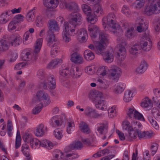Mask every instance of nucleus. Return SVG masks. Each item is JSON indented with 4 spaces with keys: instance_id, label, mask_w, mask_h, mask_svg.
I'll return each mask as SVG.
<instances>
[{
    "instance_id": "nucleus-1",
    "label": "nucleus",
    "mask_w": 160,
    "mask_h": 160,
    "mask_svg": "<svg viewBox=\"0 0 160 160\" xmlns=\"http://www.w3.org/2000/svg\"><path fill=\"white\" fill-rule=\"evenodd\" d=\"M60 7L61 8H63L65 7L69 10L75 12L70 15L69 23L66 22L64 23V28L62 32V38L64 42H68L71 40L69 36L71 34L69 31L71 32L75 31V28L82 23V18L81 15L77 12L79 10V7L76 3H68L65 0H60Z\"/></svg>"
},
{
    "instance_id": "nucleus-2",
    "label": "nucleus",
    "mask_w": 160,
    "mask_h": 160,
    "mask_svg": "<svg viewBox=\"0 0 160 160\" xmlns=\"http://www.w3.org/2000/svg\"><path fill=\"white\" fill-rule=\"evenodd\" d=\"M87 3L90 5L89 6L86 4L82 5L83 11L87 13V19L91 24H94L97 21L96 17L99 13L101 14L102 9L99 2L100 0H86Z\"/></svg>"
},
{
    "instance_id": "nucleus-3",
    "label": "nucleus",
    "mask_w": 160,
    "mask_h": 160,
    "mask_svg": "<svg viewBox=\"0 0 160 160\" xmlns=\"http://www.w3.org/2000/svg\"><path fill=\"white\" fill-rule=\"evenodd\" d=\"M33 103L37 104L39 102L40 106L37 105L34 109L32 110V112L34 114H36L41 110L43 105L45 106L48 105L50 103L49 97L48 95L43 91H39L37 92L36 96L33 99Z\"/></svg>"
},
{
    "instance_id": "nucleus-4",
    "label": "nucleus",
    "mask_w": 160,
    "mask_h": 160,
    "mask_svg": "<svg viewBox=\"0 0 160 160\" xmlns=\"http://www.w3.org/2000/svg\"><path fill=\"white\" fill-rule=\"evenodd\" d=\"M144 13L148 16L160 13V0H146Z\"/></svg>"
},
{
    "instance_id": "nucleus-5",
    "label": "nucleus",
    "mask_w": 160,
    "mask_h": 160,
    "mask_svg": "<svg viewBox=\"0 0 160 160\" xmlns=\"http://www.w3.org/2000/svg\"><path fill=\"white\" fill-rule=\"evenodd\" d=\"M48 24L49 30L47 31V35L49 36V37L48 40L47 45L48 46H50L51 44L57 41L55 38L54 33L55 32L59 31V27L56 21L53 20L49 21Z\"/></svg>"
},
{
    "instance_id": "nucleus-6",
    "label": "nucleus",
    "mask_w": 160,
    "mask_h": 160,
    "mask_svg": "<svg viewBox=\"0 0 160 160\" xmlns=\"http://www.w3.org/2000/svg\"><path fill=\"white\" fill-rule=\"evenodd\" d=\"M89 98L92 100L95 104L97 108H100L99 106H102L101 110H103L105 107L106 102L104 100H101L102 96V94L97 91H91L90 92Z\"/></svg>"
},
{
    "instance_id": "nucleus-7",
    "label": "nucleus",
    "mask_w": 160,
    "mask_h": 160,
    "mask_svg": "<svg viewBox=\"0 0 160 160\" xmlns=\"http://www.w3.org/2000/svg\"><path fill=\"white\" fill-rule=\"evenodd\" d=\"M149 44L150 45H148L149 47H146L148 46V43L147 41H145L142 39L139 43H136L132 46L129 49V52L133 55H136L138 54L139 51L141 49L145 51H149L151 49L150 47L151 43L150 41Z\"/></svg>"
},
{
    "instance_id": "nucleus-8",
    "label": "nucleus",
    "mask_w": 160,
    "mask_h": 160,
    "mask_svg": "<svg viewBox=\"0 0 160 160\" xmlns=\"http://www.w3.org/2000/svg\"><path fill=\"white\" fill-rule=\"evenodd\" d=\"M42 88L46 89L53 90L56 87L55 79L53 75L46 77L41 82Z\"/></svg>"
},
{
    "instance_id": "nucleus-9",
    "label": "nucleus",
    "mask_w": 160,
    "mask_h": 160,
    "mask_svg": "<svg viewBox=\"0 0 160 160\" xmlns=\"http://www.w3.org/2000/svg\"><path fill=\"white\" fill-rule=\"evenodd\" d=\"M99 43L97 48L98 52H101L102 48H105L107 45L108 41V35L106 33L101 32L99 34Z\"/></svg>"
},
{
    "instance_id": "nucleus-10",
    "label": "nucleus",
    "mask_w": 160,
    "mask_h": 160,
    "mask_svg": "<svg viewBox=\"0 0 160 160\" xmlns=\"http://www.w3.org/2000/svg\"><path fill=\"white\" fill-rule=\"evenodd\" d=\"M43 3L47 9H43L42 12L44 14H46L49 11L48 9L55 8L58 5L59 1V0H43Z\"/></svg>"
},
{
    "instance_id": "nucleus-11",
    "label": "nucleus",
    "mask_w": 160,
    "mask_h": 160,
    "mask_svg": "<svg viewBox=\"0 0 160 160\" xmlns=\"http://www.w3.org/2000/svg\"><path fill=\"white\" fill-rule=\"evenodd\" d=\"M43 39L42 38L38 39L36 43L35 49L33 51V55L31 59L34 61L37 60L38 57V54L40 51L42 45Z\"/></svg>"
},
{
    "instance_id": "nucleus-12",
    "label": "nucleus",
    "mask_w": 160,
    "mask_h": 160,
    "mask_svg": "<svg viewBox=\"0 0 160 160\" xmlns=\"http://www.w3.org/2000/svg\"><path fill=\"white\" fill-rule=\"evenodd\" d=\"M121 69L117 67H115L110 69L109 77L110 78L115 81H117L121 73Z\"/></svg>"
},
{
    "instance_id": "nucleus-13",
    "label": "nucleus",
    "mask_w": 160,
    "mask_h": 160,
    "mask_svg": "<svg viewBox=\"0 0 160 160\" xmlns=\"http://www.w3.org/2000/svg\"><path fill=\"white\" fill-rule=\"evenodd\" d=\"M105 48H102V52H99L98 49L96 51V53L98 54H101L103 56V58L104 61L108 63H111L113 60V56L112 54L109 51L106 52H104Z\"/></svg>"
},
{
    "instance_id": "nucleus-14",
    "label": "nucleus",
    "mask_w": 160,
    "mask_h": 160,
    "mask_svg": "<svg viewBox=\"0 0 160 160\" xmlns=\"http://www.w3.org/2000/svg\"><path fill=\"white\" fill-rule=\"evenodd\" d=\"M85 113L87 116L93 118H99L102 116V114L98 113L95 110L90 107H87Z\"/></svg>"
},
{
    "instance_id": "nucleus-15",
    "label": "nucleus",
    "mask_w": 160,
    "mask_h": 160,
    "mask_svg": "<svg viewBox=\"0 0 160 160\" xmlns=\"http://www.w3.org/2000/svg\"><path fill=\"white\" fill-rule=\"evenodd\" d=\"M148 65L146 62L144 60L142 61L140 66L137 68L136 72L138 74L143 73L147 70Z\"/></svg>"
},
{
    "instance_id": "nucleus-16",
    "label": "nucleus",
    "mask_w": 160,
    "mask_h": 160,
    "mask_svg": "<svg viewBox=\"0 0 160 160\" xmlns=\"http://www.w3.org/2000/svg\"><path fill=\"white\" fill-rule=\"evenodd\" d=\"M119 52L117 53V56L121 61L124 59L126 55V49L122 45H120L118 48Z\"/></svg>"
},
{
    "instance_id": "nucleus-17",
    "label": "nucleus",
    "mask_w": 160,
    "mask_h": 160,
    "mask_svg": "<svg viewBox=\"0 0 160 160\" xmlns=\"http://www.w3.org/2000/svg\"><path fill=\"white\" fill-rule=\"evenodd\" d=\"M70 75L72 76L74 78H78L82 75V71L79 68L76 67L74 68H72L70 71Z\"/></svg>"
},
{
    "instance_id": "nucleus-18",
    "label": "nucleus",
    "mask_w": 160,
    "mask_h": 160,
    "mask_svg": "<svg viewBox=\"0 0 160 160\" xmlns=\"http://www.w3.org/2000/svg\"><path fill=\"white\" fill-rule=\"evenodd\" d=\"M83 147L82 143L80 141L75 142L72 144L70 145L69 147L70 150H66V152H68L71 150L79 149L82 148Z\"/></svg>"
},
{
    "instance_id": "nucleus-19",
    "label": "nucleus",
    "mask_w": 160,
    "mask_h": 160,
    "mask_svg": "<svg viewBox=\"0 0 160 160\" xmlns=\"http://www.w3.org/2000/svg\"><path fill=\"white\" fill-rule=\"evenodd\" d=\"M83 58L76 52L72 53L71 58V61L76 63L81 64L83 62Z\"/></svg>"
},
{
    "instance_id": "nucleus-20",
    "label": "nucleus",
    "mask_w": 160,
    "mask_h": 160,
    "mask_svg": "<svg viewBox=\"0 0 160 160\" xmlns=\"http://www.w3.org/2000/svg\"><path fill=\"white\" fill-rule=\"evenodd\" d=\"M88 31L90 32V36L92 38H95L99 32L98 28L95 26L92 28H88Z\"/></svg>"
},
{
    "instance_id": "nucleus-21",
    "label": "nucleus",
    "mask_w": 160,
    "mask_h": 160,
    "mask_svg": "<svg viewBox=\"0 0 160 160\" xmlns=\"http://www.w3.org/2000/svg\"><path fill=\"white\" fill-rule=\"evenodd\" d=\"M62 62V60L60 59H55L52 61L47 66L48 69H52L55 67L58 64H61Z\"/></svg>"
},
{
    "instance_id": "nucleus-22",
    "label": "nucleus",
    "mask_w": 160,
    "mask_h": 160,
    "mask_svg": "<svg viewBox=\"0 0 160 160\" xmlns=\"http://www.w3.org/2000/svg\"><path fill=\"white\" fill-rule=\"evenodd\" d=\"M79 127L81 131L86 134H89L90 132V129L87 124L83 122H81L79 124Z\"/></svg>"
},
{
    "instance_id": "nucleus-23",
    "label": "nucleus",
    "mask_w": 160,
    "mask_h": 160,
    "mask_svg": "<svg viewBox=\"0 0 160 160\" xmlns=\"http://www.w3.org/2000/svg\"><path fill=\"white\" fill-rule=\"evenodd\" d=\"M112 17V15H108L107 17H104L102 19V25L105 30H107L108 28V25L109 22L110 21V19Z\"/></svg>"
},
{
    "instance_id": "nucleus-24",
    "label": "nucleus",
    "mask_w": 160,
    "mask_h": 160,
    "mask_svg": "<svg viewBox=\"0 0 160 160\" xmlns=\"http://www.w3.org/2000/svg\"><path fill=\"white\" fill-rule=\"evenodd\" d=\"M85 58L88 61L92 60L94 58L93 53L89 50H86L84 52Z\"/></svg>"
},
{
    "instance_id": "nucleus-25",
    "label": "nucleus",
    "mask_w": 160,
    "mask_h": 160,
    "mask_svg": "<svg viewBox=\"0 0 160 160\" xmlns=\"http://www.w3.org/2000/svg\"><path fill=\"white\" fill-rule=\"evenodd\" d=\"M43 126L42 124H40L38 126L34 132L36 136L41 137L43 135L44 132L43 130Z\"/></svg>"
},
{
    "instance_id": "nucleus-26",
    "label": "nucleus",
    "mask_w": 160,
    "mask_h": 160,
    "mask_svg": "<svg viewBox=\"0 0 160 160\" xmlns=\"http://www.w3.org/2000/svg\"><path fill=\"white\" fill-rule=\"evenodd\" d=\"M125 88V86L121 83L116 84L114 86L115 92L116 94L120 93Z\"/></svg>"
},
{
    "instance_id": "nucleus-27",
    "label": "nucleus",
    "mask_w": 160,
    "mask_h": 160,
    "mask_svg": "<svg viewBox=\"0 0 160 160\" xmlns=\"http://www.w3.org/2000/svg\"><path fill=\"white\" fill-rule=\"evenodd\" d=\"M136 34V31L133 27H131L128 28L127 31L126 36L127 37L130 39L133 38Z\"/></svg>"
},
{
    "instance_id": "nucleus-28",
    "label": "nucleus",
    "mask_w": 160,
    "mask_h": 160,
    "mask_svg": "<svg viewBox=\"0 0 160 160\" xmlns=\"http://www.w3.org/2000/svg\"><path fill=\"white\" fill-rule=\"evenodd\" d=\"M1 44L0 45V51L5 52L8 50L9 48V46L6 41L2 39L0 41Z\"/></svg>"
},
{
    "instance_id": "nucleus-29",
    "label": "nucleus",
    "mask_w": 160,
    "mask_h": 160,
    "mask_svg": "<svg viewBox=\"0 0 160 160\" xmlns=\"http://www.w3.org/2000/svg\"><path fill=\"white\" fill-rule=\"evenodd\" d=\"M21 40V38L20 37L16 36L12 39L10 41V43L12 46L16 47L19 45Z\"/></svg>"
},
{
    "instance_id": "nucleus-30",
    "label": "nucleus",
    "mask_w": 160,
    "mask_h": 160,
    "mask_svg": "<svg viewBox=\"0 0 160 160\" xmlns=\"http://www.w3.org/2000/svg\"><path fill=\"white\" fill-rule=\"evenodd\" d=\"M132 92L130 90H127L125 92L123 100L126 102H128L132 100Z\"/></svg>"
},
{
    "instance_id": "nucleus-31",
    "label": "nucleus",
    "mask_w": 160,
    "mask_h": 160,
    "mask_svg": "<svg viewBox=\"0 0 160 160\" xmlns=\"http://www.w3.org/2000/svg\"><path fill=\"white\" fill-rule=\"evenodd\" d=\"M40 145L46 148L49 147L48 149H51L53 147L52 143L49 141L46 140H43L40 142Z\"/></svg>"
},
{
    "instance_id": "nucleus-32",
    "label": "nucleus",
    "mask_w": 160,
    "mask_h": 160,
    "mask_svg": "<svg viewBox=\"0 0 160 160\" xmlns=\"http://www.w3.org/2000/svg\"><path fill=\"white\" fill-rule=\"evenodd\" d=\"M35 8L34 7L33 9L30 10L27 13L26 16V18L28 22H31L32 21L35 17L34 12L33 11L35 9Z\"/></svg>"
},
{
    "instance_id": "nucleus-33",
    "label": "nucleus",
    "mask_w": 160,
    "mask_h": 160,
    "mask_svg": "<svg viewBox=\"0 0 160 160\" xmlns=\"http://www.w3.org/2000/svg\"><path fill=\"white\" fill-rule=\"evenodd\" d=\"M57 117L55 116L51 118L50 124L53 127L59 126L61 125L60 124L59 121L57 120Z\"/></svg>"
},
{
    "instance_id": "nucleus-34",
    "label": "nucleus",
    "mask_w": 160,
    "mask_h": 160,
    "mask_svg": "<svg viewBox=\"0 0 160 160\" xmlns=\"http://www.w3.org/2000/svg\"><path fill=\"white\" fill-rule=\"evenodd\" d=\"M52 44L53 43L51 44L50 47H52L51 51V54L52 57H54L58 52V48L57 47V43H55L52 45Z\"/></svg>"
},
{
    "instance_id": "nucleus-35",
    "label": "nucleus",
    "mask_w": 160,
    "mask_h": 160,
    "mask_svg": "<svg viewBox=\"0 0 160 160\" xmlns=\"http://www.w3.org/2000/svg\"><path fill=\"white\" fill-rule=\"evenodd\" d=\"M63 69L60 71V74L61 76L65 77L68 76V75H70V71L69 70V68L68 67H65V66L63 67L62 66Z\"/></svg>"
},
{
    "instance_id": "nucleus-36",
    "label": "nucleus",
    "mask_w": 160,
    "mask_h": 160,
    "mask_svg": "<svg viewBox=\"0 0 160 160\" xmlns=\"http://www.w3.org/2000/svg\"><path fill=\"white\" fill-rule=\"evenodd\" d=\"M130 130L128 131V137L129 138L135 139L137 138V133L136 130L133 129L132 128H129Z\"/></svg>"
},
{
    "instance_id": "nucleus-37",
    "label": "nucleus",
    "mask_w": 160,
    "mask_h": 160,
    "mask_svg": "<svg viewBox=\"0 0 160 160\" xmlns=\"http://www.w3.org/2000/svg\"><path fill=\"white\" fill-rule=\"evenodd\" d=\"M152 104L151 101L148 98H145V100L141 103V106L142 107L147 108L148 107H151Z\"/></svg>"
},
{
    "instance_id": "nucleus-38",
    "label": "nucleus",
    "mask_w": 160,
    "mask_h": 160,
    "mask_svg": "<svg viewBox=\"0 0 160 160\" xmlns=\"http://www.w3.org/2000/svg\"><path fill=\"white\" fill-rule=\"evenodd\" d=\"M134 115L133 118L138 120H142V121H145V119L143 115L137 110H135Z\"/></svg>"
},
{
    "instance_id": "nucleus-39",
    "label": "nucleus",
    "mask_w": 160,
    "mask_h": 160,
    "mask_svg": "<svg viewBox=\"0 0 160 160\" xmlns=\"http://www.w3.org/2000/svg\"><path fill=\"white\" fill-rule=\"evenodd\" d=\"M144 0H137L133 5L135 6L136 8L139 9L144 5Z\"/></svg>"
},
{
    "instance_id": "nucleus-40",
    "label": "nucleus",
    "mask_w": 160,
    "mask_h": 160,
    "mask_svg": "<svg viewBox=\"0 0 160 160\" xmlns=\"http://www.w3.org/2000/svg\"><path fill=\"white\" fill-rule=\"evenodd\" d=\"M9 54H10L11 55L9 60L10 62H14L18 58V54L15 51L10 52L9 54H8V56Z\"/></svg>"
},
{
    "instance_id": "nucleus-41",
    "label": "nucleus",
    "mask_w": 160,
    "mask_h": 160,
    "mask_svg": "<svg viewBox=\"0 0 160 160\" xmlns=\"http://www.w3.org/2000/svg\"><path fill=\"white\" fill-rule=\"evenodd\" d=\"M132 126L131 127L133 129H135L137 131V130L139 129V128L142 126V124L138 121H134L133 122L131 123Z\"/></svg>"
},
{
    "instance_id": "nucleus-42",
    "label": "nucleus",
    "mask_w": 160,
    "mask_h": 160,
    "mask_svg": "<svg viewBox=\"0 0 160 160\" xmlns=\"http://www.w3.org/2000/svg\"><path fill=\"white\" fill-rule=\"evenodd\" d=\"M122 126L123 129L125 130H128V131L130 129L129 128H132L130 126V123L127 121H125L123 122Z\"/></svg>"
},
{
    "instance_id": "nucleus-43",
    "label": "nucleus",
    "mask_w": 160,
    "mask_h": 160,
    "mask_svg": "<svg viewBox=\"0 0 160 160\" xmlns=\"http://www.w3.org/2000/svg\"><path fill=\"white\" fill-rule=\"evenodd\" d=\"M139 26L137 27V30L139 32L142 31H145L147 29L148 27L146 26L145 28L144 27L143 24L142 23H139Z\"/></svg>"
},
{
    "instance_id": "nucleus-44",
    "label": "nucleus",
    "mask_w": 160,
    "mask_h": 160,
    "mask_svg": "<svg viewBox=\"0 0 160 160\" xmlns=\"http://www.w3.org/2000/svg\"><path fill=\"white\" fill-rule=\"evenodd\" d=\"M28 65V62H21L17 64L14 67V69L16 70H19L21 69L22 68L24 67L25 65Z\"/></svg>"
},
{
    "instance_id": "nucleus-45",
    "label": "nucleus",
    "mask_w": 160,
    "mask_h": 160,
    "mask_svg": "<svg viewBox=\"0 0 160 160\" xmlns=\"http://www.w3.org/2000/svg\"><path fill=\"white\" fill-rule=\"evenodd\" d=\"M23 139L26 142L28 143L29 141L31 140L32 138H31V135L29 134L26 133L22 137Z\"/></svg>"
},
{
    "instance_id": "nucleus-46",
    "label": "nucleus",
    "mask_w": 160,
    "mask_h": 160,
    "mask_svg": "<svg viewBox=\"0 0 160 160\" xmlns=\"http://www.w3.org/2000/svg\"><path fill=\"white\" fill-rule=\"evenodd\" d=\"M98 74H99L102 76H105L106 74V71L105 70V67L103 66L101 68H98L97 70Z\"/></svg>"
},
{
    "instance_id": "nucleus-47",
    "label": "nucleus",
    "mask_w": 160,
    "mask_h": 160,
    "mask_svg": "<svg viewBox=\"0 0 160 160\" xmlns=\"http://www.w3.org/2000/svg\"><path fill=\"white\" fill-rule=\"evenodd\" d=\"M135 110V109L133 108H129V111L127 113L128 118H133L134 116V113Z\"/></svg>"
},
{
    "instance_id": "nucleus-48",
    "label": "nucleus",
    "mask_w": 160,
    "mask_h": 160,
    "mask_svg": "<svg viewBox=\"0 0 160 160\" xmlns=\"http://www.w3.org/2000/svg\"><path fill=\"white\" fill-rule=\"evenodd\" d=\"M108 128V126L105 124H103L102 125L98 127V128L97 130L101 134H103V132L104 129H107Z\"/></svg>"
},
{
    "instance_id": "nucleus-49",
    "label": "nucleus",
    "mask_w": 160,
    "mask_h": 160,
    "mask_svg": "<svg viewBox=\"0 0 160 160\" xmlns=\"http://www.w3.org/2000/svg\"><path fill=\"white\" fill-rule=\"evenodd\" d=\"M54 135L55 137L57 139H61L62 136V133H61L58 129H56L54 131Z\"/></svg>"
},
{
    "instance_id": "nucleus-50",
    "label": "nucleus",
    "mask_w": 160,
    "mask_h": 160,
    "mask_svg": "<svg viewBox=\"0 0 160 160\" xmlns=\"http://www.w3.org/2000/svg\"><path fill=\"white\" fill-rule=\"evenodd\" d=\"M108 26H109L114 29V31H113L114 33L117 32V31L116 30V27L115 26V23L114 22V21L112 19H111V18L110 19V21L109 22Z\"/></svg>"
},
{
    "instance_id": "nucleus-51",
    "label": "nucleus",
    "mask_w": 160,
    "mask_h": 160,
    "mask_svg": "<svg viewBox=\"0 0 160 160\" xmlns=\"http://www.w3.org/2000/svg\"><path fill=\"white\" fill-rule=\"evenodd\" d=\"M30 53L27 52L25 55L22 57V59L24 61H29L31 59V57L30 56Z\"/></svg>"
},
{
    "instance_id": "nucleus-52",
    "label": "nucleus",
    "mask_w": 160,
    "mask_h": 160,
    "mask_svg": "<svg viewBox=\"0 0 160 160\" xmlns=\"http://www.w3.org/2000/svg\"><path fill=\"white\" fill-rule=\"evenodd\" d=\"M136 131L137 135H138V136L139 138H142L145 137L146 133L145 131L142 132L141 130L140 129L137 130Z\"/></svg>"
},
{
    "instance_id": "nucleus-53",
    "label": "nucleus",
    "mask_w": 160,
    "mask_h": 160,
    "mask_svg": "<svg viewBox=\"0 0 160 160\" xmlns=\"http://www.w3.org/2000/svg\"><path fill=\"white\" fill-rule=\"evenodd\" d=\"M116 132L118 134V136L121 140L123 141L125 140V138L124 136V134L123 133L121 132L118 130H117Z\"/></svg>"
},
{
    "instance_id": "nucleus-54",
    "label": "nucleus",
    "mask_w": 160,
    "mask_h": 160,
    "mask_svg": "<svg viewBox=\"0 0 160 160\" xmlns=\"http://www.w3.org/2000/svg\"><path fill=\"white\" fill-rule=\"evenodd\" d=\"M21 139H16L15 148L16 149L18 148L21 146Z\"/></svg>"
},
{
    "instance_id": "nucleus-55",
    "label": "nucleus",
    "mask_w": 160,
    "mask_h": 160,
    "mask_svg": "<svg viewBox=\"0 0 160 160\" xmlns=\"http://www.w3.org/2000/svg\"><path fill=\"white\" fill-rule=\"evenodd\" d=\"M23 18L24 17L21 14L17 15L15 17V19H17L18 21H19V22L21 21H23Z\"/></svg>"
},
{
    "instance_id": "nucleus-56",
    "label": "nucleus",
    "mask_w": 160,
    "mask_h": 160,
    "mask_svg": "<svg viewBox=\"0 0 160 160\" xmlns=\"http://www.w3.org/2000/svg\"><path fill=\"white\" fill-rule=\"evenodd\" d=\"M7 130H11L13 129V127L12 125V122L10 120H8L7 123Z\"/></svg>"
},
{
    "instance_id": "nucleus-57",
    "label": "nucleus",
    "mask_w": 160,
    "mask_h": 160,
    "mask_svg": "<svg viewBox=\"0 0 160 160\" xmlns=\"http://www.w3.org/2000/svg\"><path fill=\"white\" fill-rule=\"evenodd\" d=\"M87 33V31L84 29L82 28L78 32V33L79 35L80 36H83L84 35V33Z\"/></svg>"
},
{
    "instance_id": "nucleus-58",
    "label": "nucleus",
    "mask_w": 160,
    "mask_h": 160,
    "mask_svg": "<svg viewBox=\"0 0 160 160\" xmlns=\"http://www.w3.org/2000/svg\"><path fill=\"white\" fill-rule=\"evenodd\" d=\"M151 123L152 124V126L156 129H158L159 128V126L156 121L153 119Z\"/></svg>"
},
{
    "instance_id": "nucleus-59",
    "label": "nucleus",
    "mask_w": 160,
    "mask_h": 160,
    "mask_svg": "<svg viewBox=\"0 0 160 160\" xmlns=\"http://www.w3.org/2000/svg\"><path fill=\"white\" fill-rule=\"evenodd\" d=\"M37 75L39 77V78L42 79L44 77V74L42 70H39L37 73Z\"/></svg>"
},
{
    "instance_id": "nucleus-60",
    "label": "nucleus",
    "mask_w": 160,
    "mask_h": 160,
    "mask_svg": "<svg viewBox=\"0 0 160 160\" xmlns=\"http://www.w3.org/2000/svg\"><path fill=\"white\" fill-rule=\"evenodd\" d=\"M8 28L10 30H13L16 28V26L15 24H13L12 22H10Z\"/></svg>"
},
{
    "instance_id": "nucleus-61",
    "label": "nucleus",
    "mask_w": 160,
    "mask_h": 160,
    "mask_svg": "<svg viewBox=\"0 0 160 160\" xmlns=\"http://www.w3.org/2000/svg\"><path fill=\"white\" fill-rule=\"evenodd\" d=\"M21 8H19L18 9H17L16 8H14V9H12L11 10V12H12V14H14L15 13H18L20 12H21Z\"/></svg>"
},
{
    "instance_id": "nucleus-62",
    "label": "nucleus",
    "mask_w": 160,
    "mask_h": 160,
    "mask_svg": "<svg viewBox=\"0 0 160 160\" xmlns=\"http://www.w3.org/2000/svg\"><path fill=\"white\" fill-rule=\"evenodd\" d=\"M82 141L85 144H87L88 145H90L91 142L90 140L88 138L82 140Z\"/></svg>"
},
{
    "instance_id": "nucleus-63",
    "label": "nucleus",
    "mask_w": 160,
    "mask_h": 160,
    "mask_svg": "<svg viewBox=\"0 0 160 160\" xmlns=\"http://www.w3.org/2000/svg\"><path fill=\"white\" fill-rule=\"evenodd\" d=\"M156 145V148L154 149H151L152 151V155H154L155 153L156 152L157 150L158 149V145L156 143H155Z\"/></svg>"
},
{
    "instance_id": "nucleus-64",
    "label": "nucleus",
    "mask_w": 160,
    "mask_h": 160,
    "mask_svg": "<svg viewBox=\"0 0 160 160\" xmlns=\"http://www.w3.org/2000/svg\"><path fill=\"white\" fill-rule=\"evenodd\" d=\"M155 29L157 32L160 31V22H158L157 24L155 27Z\"/></svg>"
}]
</instances>
